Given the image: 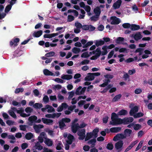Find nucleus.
I'll use <instances>...</instances> for the list:
<instances>
[{"label": "nucleus", "mask_w": 152, "mask_h": 152, "mask_svg": "<svg viewBox=\"0 0 152 152\" xmlns=\"http://www.w3.org/2000/svg\"><path fill=\"white\" fill-rule=\"evenodd\" d=\"M118 115L116 113H113L112 114L111 118L112 121L110 123V124L115 125L123 124V119L118 118Z\"/></svg>", "instance_id": "f257e3e1"}, {"label": "nucleus", "mask_w": 152, "mask_h": 152, "mask_svg": "<svg viewBox=\"0 0 152 152\" xmlns=\"http://www.w3.org/2000/svg\"><path fill=\"white\" fill-rule=\"evenodd\" d=\"M143 52V49L142 48H139L137 49L135 51V53H139L137 54V56L134 57V58H129L125 60V62L126 63H130L134 61V60H137L138 59V55L140 56L142 55Z\"/></svg>", "instance_id": "f03ea898"}, {"label": "nucleus", "mask_w": 152, "mask_h": 152, "mask_svg": "<svg viewBox=\"0 0 152 152\" xmlns=\"http://www.w3.org/2000/svg\"><path fill=\"white\" fill-rule=\"evenodd\" d=\"M129 107L131 108L129 112V114L131 116H133L134 115H135L136 113L139 110L138 107L137 106H134L133 104H131L129 106Z\"/></svg>", "instance_id": "7ed1b4c3"}, {"label": "nucleus", "mask_w": 152, "mask_h": 152, "mask_svg": "<svg viewBox=\"0 0 152 152\" xmlns=\"http://www.w3.org/2000/svg\"><path fill=\"white\" fill-rule=\"evenodd\" d=\"M93 52L92 55L94 54L95 55L91 57L90 59L91 60L96 59L101 55V52L99 48H97L96 50H94L92 52Z\"/></svg>", "instance_id": "20e7f679"}, {"label": "nucleus", "mask_w": 152, "mask_h": 152, "mask_svg": "<svg viewBox=\"0 0 152 152\" xmlns=\"http://www.w3.org/2000/svg\"><path fill=\"white\" fill-rule=\"evenodd\" d=\"M110 22L111 24H118L120 22V20L115 16H112L110 18Z\"/></svg>", "instance_id": "39448f33"}, {"label": "nucleus", "mask_w": 152, "mask_h": 152, "mask_svg": "<svg viewBox=\"0 0 152 152\" xmlns=\"http://www.w3.org/2000/svg\"><path fill=\"white\" fill-rule=\"evenodd\" d=\"M86 88L84 87L82 88L81 86L79 87L76 90L75 94L77 95H80L84 94L86 91Z\"/></svg>", "instance_id": "423d86ee"}, {"label": "nucleus", "mask_w": 152, "mask_h": 152, "mask_svg": "<svg viewBox=\"0 0 152 152\" xmlns=\"http://www.w3.org/2000/svg\"><path fill=\"white\" fill-rule=\"evenodd\" d=\"M123 142L122 141H120L115 144V147L116 150L118 151H120L122 150L123 148Z\"/></svg>", "instance_id": "0eeeda50"}, {"label": "nucleus", "mask_w": 152, "mask_h": 152, "mask_svg": "<svg viewBox=\"0 0 152 152\" xmlns=\"http://www.w3.org/2000/svg\"><path fill=\"white\" fill-rule=\"evenodd\" d=\"M37 119V117L35 115H33L29 117L28 118V121H29L28 125L30 126H32L33 124L35 123Z\"/></svg>", "instance_id": "6e6552de"}, {"label": "nucleus", "mask_w": 152, "mask_h": 152, "mask_svg": "<svg viewBox=\"0 0 152 152\" xmlns=\"http://www.w3.org/2000/svg\"><path fill=\"white\" fill-rule=\"evenodd\" d=\"M130 36L131 37H133L134 39L136 41L140 39L142 37L140 33L139 32H137L135 34L131 35Z\"/></svg>", "instance_id": "1a4fd4ad"}, {"label": "nucleus", "mask_w": 152, "mask_h": 152, "mask_svg": "<svg viewBox=\"0 0 152 152\" xmlns=\"http://www.w3.org/2000/svg\"><path fill=\"white\" fill-rule=\"evenodd\" d=\"M85 130L82 129L78 132V135L79 136V139L80 140H83L85 137Z\"/></svg>", "instance_id": "9d476101"}, {"label": "nucleus", "mask_w": 152, "mask_h": 152, "mask_svg": "<svg viewBox=\"0 0 152 152\" xmlns=\"http://www.w3.org/2000/svg\"><path fill=\"white\" fill-rule=\"evenodd\" d=\"M20 39L16 38L13 39L10 42V45L11 46L14 45V47H16L18 45L17 43L19 42Z\"/></svg>", "instance_id": "9b49d317"}, {"label": "nucleus", "mask_w": 152, "mask_h": 152, "mask_svg": "<svg viewBox=\"0 0 152 152\" xmlns=\"http://www.w3.org/2000/svg\"><path fill=\"white\" fill-rule=\"evenodd\" d=\"M78 121V119L77 118H76L72 121V122L71 128L72 132L74 133H76V129H75L77 127V126H76V125H77V124H78L76 123Z\"/></svg>", "instance_id": "f8f14e48"}, {"label": "nucleus", "mask_w": 152, "mask_h": 152, "mask_svg": "<svg viewBox=\"0 0 152 152\" xmlns=\"http://www.w3.org/2000/svg\"><path fill=\"white\" fill-rule=\"evenodd\" d=\"M133 120V118L131 117L124 118L123 119V124H128L132 122Z\"/></svg>", "instance_id": "ddd939ff"}, {"label": "nucleus", "mask_w": 152, "mask_h": 152, "mask_svg": "<svg viewBox=\"0 0 152 152\" xmlns=\"http://www.w3.org/2000/svg\"><path fill=\"white\" fill-rule=\"evenodd\" d=\"M125 138L124 135L122 134H118L115 136L113 139V140L116 141L118 140L122 139Z\"/></svg>", "instance_id": "4468645a"}, {"label": "nucleus", "mask_w": 152, "mask_h": 152, "mask_svg": "<svg viewBox=\"0 0 152 152\" xmlns=\"http://www.w3.org/2000/svg\"><path fill=\"white\" fill-rule=\"evenodd\" d=\"M43 127V126L41 124H34L33 126V128L37 133H39L40 131V129Z\"/></svg>", "instance_id": "2eb2a0df"}, {"label": "nucleus", "mask_w": 152, "mask_h": 152, "mask_svg": "<svg viewBox=\"0 0 152 152\" xmlns=\"http://www.w3.org/2000/svg\"><path fill=\"white\" fill-rule=\"evenodd\" d=\"M67 107L68 105L66 103H63L57 108V111L58 112H61L64 109L66 108Z\"/></svg>", "instance_id": "dca6fc26"}, {"label": "nucleus", "mask_w": 152, "mask_h": 152, "mask_svg": "<svg viewBox=\"0 0 152 152\" xmlns=\"http://www.w3.org/2000/svg\"><path fill=\"white\" fill-rule=\"evenodd\" d=\"M94 78V77L93 74L92 73H89L88 74L87 76L85 78V80L86 81H91L93 80Z\"/></svg>", "instance_id": "f3484780"}, {"label": "nucleus", "mask_w": 152, "mask_h": 152, "mask_svg": "<svg viewBox=\"0 0 152 152\" xmlns=\"http://www.w3.org/2000/svg\"><path fill=\"white\" fill-rule=\"evenodd\" d=\"M138 142L137 140L135 141L132 142L131 144L126 149L124 152L130 150Z\"/></svg>", "instance_id": "a211bd4d"}, {"label": "nucleus", "mask_w": 152, "mask_h": 152, "mask_svg": "<svg viewBox=\"0 0 152 152\" xmlns=\"http://www.w3.org/2000/svg\"><path fill=\"white\" fill-rule=\"evenodd\" d=\"M93 52H90L88 53V52H86L83 53L81 55V57L83 58H88L89 56L92 55Z\"/></svg>", "instance_id": "6ab92c4d"}, {"label": "nucleus", "mask_w": 152, "mask_h": 152, "mask_svg": "<svg viewBox=\"0 0 152 152\" xmlns=\"http://www.w3.org/2000/svg\"><path fill=\"white\" fill-rule=\"evenodd\" d=\"M42 33L43 31L41 30L37 31H35L33 34V36L35 37H39L42 35Z\"/></svg>", "instance_id": "aec40b11"}, {"label": "nucleus", "mask_w": 152, "mask_h": 152, "mask_svg": "<svg viewBox=\"0 0 152 152\" xmlns=\"http://www.w3.org/2000/svg\"><path fill=\"white\" fill-rule=\"evenodd\" d=\"M61 78L64 80H68L71 79L72 78V76L71 75L63 74L61 75Z\"/></svg>", "instance_id": "412c9836"}, {"label": "nucleus", "mask_w": 152, "mask_h": 152, "mask_svg": "<svg viewBox=\"0 0 152 152\" xmlns=\"http://www.w3.org/2000/svg\"><path fill=\"white\" fill-rule=\"evenodd\" d=\"M67 139L66 140V143L69 144H71L72 142V140L73 139V137L71 134H69L67 137Z\"/></svg>", "instance_id": "4be33fe9"}, {"label": "nucleus", "mask_w": 152, "mask_h": 152, "mask_svg": "<svg viewBox=\"0 0 152 152\" xmlns=\"http://www.w3.org/2000/svg\"><path fill=\"white\" fill-rule=\"evenodd\" d=\"M121 0H118L113 4V7L115 9L119 8L121 5Z\"/></svg>", "instance_id": "5701e85b"}, {"label": "nucleus", "mask_w": 152, "mask_h": 152, "mask_svg": "<svg viewBox=\"0 0 152 152\" xmlns=\"http://www.w3.org/2000/svg\"><path fill=\"white\" fill-rule=\"evenodd\" d=\"M132 133V130L130 129H126L124 131V135L125 137H126L130 136Z\"/></svg>", "instance_id": "b1692460"}, {"label": "nucleus", "mask_w": 152, "mask_h": 152, "mask_svg": "<svg viewBox=\"0 0 152 152\" xmlns=\"http://www.w3.org/2000/svg\"><path fill=\"white\" fill-rule=\"evenodd\" d=\"M87 124L86 123L83 122L80 125L79 124H77L76 126L77 127L75 129H76V132L80 128H84L87 126Z\"/></svg>", "instance_id": "393cba45"}, {"label": "nucleus", "mask_w": 152, "mask_h": 152, "mask_svg": "<svg viewBox=\"0 0 152 152\" xmlns=\"http://www.w3.org/2000/svg\"><path fill=\"white\" fill-rule=\"evenodd\" d=\"M94 137L93 134L91 132L87 133L86 134V137L85 138V140L87 141L89 140L90 139Z\"/></svg>", "instance_id": "a878e982"}, {"label": "nucleus", "mask_w": 152, "mask_h": 152, "mask_svg": "<svg viewBox=\"0 0 152 152\" xmlns=\"http://www.w3.org/2000/svg\"><path fill=\"white\" fill-rule=\"evenodd\" d=\"M25 137L27 140H29L34 137V135L31 133L28 132L26 134Z\"/></svg>", "instance_id": "bb28decb"}, {"label": "nucleus", "mask_w": 152, "mask_h": 152, "mask_svg": "<svg viewBox=\"0 0 152 152\" xmlns=\"http://www.w3.org/2000/svg\"><path fill=\"white\" fill-rule=\"evenodd\" d=\"M127 112L126 110H122L120 111L117 114L118 116L119 115H125L127 114Z\"/></svg>", "instance_id": "cd10ccee"}, {"label": "nucleus", "mask_w": 152, "mask_h": 152, "mask_svg": "<svg viewBox=\"0 0 152 152\" xmlns=\"http://www.w3.org/2000/svg\"><path fill=\"white\" fill-rule=\"evenodd\" d=\"M96 141V140L95 139H93L89 141L88 143V144L91 145V147H93L95 146V143Z\"/></svg>", "instance_id": "c85d7f7f"}, {"label": "nucleus", "mask_w": 152, "mask_h": 152, "mask_svg": "<svg viewBox=\"0 0 152 152\" xmlns=\"http://www.w3.org/2000/svg\"><path fill=\"white\" fill-rule=\"evenodd\" d=\"M121 130L120 127H113L110 128V130L112 132H117Z\"/></svg>", "instance_id": "c756f323"}, {"label": "nucleus", "mask_w": 152, "mask_h": 152, "mask_svg": "<svg viewBox=\"0 0 152 152\" xmlns=\"http://www.w3.org/2000/svg\"><path fill=\"white\" fill-rule=\"evenodd\" d=\"M34 147L36 149L38 150H41L43 148V146L40 145V142H37L35 143Z\"/></svg>", "instance_id": "7c9ffc66"}, {"label": "nucleus", "mask_w": 152, "mask_h": 152, "mask_svg": "<svg viewBox=\"0 0 152 152\" xmlns=\"http://www.w3.org/2000/svg\"><path fill=\"white\" fill-rule=\"evenodd\" d=\"M124 38L122 37H118L115 40V42L117 44L122 43L124 41Z\"/></svg>", "instance_id": "2f4dec72"}, {"label": "nucleus", "mask_w": 152, "mask_h": 152, "mask_svg": "<svg viewBox=\"0 0 152 152\" xmlns=\"http://www.w3.org/2000/svg\"><path fill=\"white\" fill-rule=\"evenodd\" d=\"M131 29L132 30H137L140 28V26L135 24H132L131 26Z\"/></svg>", "instance_id": "473e14b6"}, {"label": "nucleus", "mask_w": 152, "mask_h": 152, "mask_svg": "<svg viewBox=\"0 0 152 152\" xmlns=\"http://www.w3.org/2000/svg\"><path fill=\"white\" fill-rule=\"evenodd\" d=\"M102 49L103 50L102 52V55H105L108 52L107 51V49H108L107 46H103Z\"/></svg>", "instance_id": "72a5a7b5"}, {"label": "nucleus", "mask_w": 152, "mask_h": 152, "mask_svg": "<svg viewBox=\"0 0 152 152\" xmlns=\"http://www.w3.org/2000/svg\"><path fill=\"white\" fill-rule=\"evenodd\" d=\"M94 12L96 15L99 16L101 13L100 9L99 7H97L94 10Z\"/></svg>", "instance_id": "f704fd0d"}, {"label": "nucleus", "mask_w": 152, "mask_h": 152, "mask_svg": "<svg viewBox=\"0 0 152 152\" xmlns=\"http://www.w3.org/2000/svg\"><path fill=\"white\" fill-rule=\"evenodd\" d=\"M72 51L75 54H78L80 52L81 50L80 48L74 47L72 49Z\"/></svg>", "instance_id": "c9c22d12"}, {"label": "nucleus", "mask_w": 152, "mask_h": 152, "mask_svg": "<svg viewBox=\"0 0 152 152\" xmlns=\"http://www.w3.org/2000/svg\"><path fill=\"white\" fill-rule=\"evenodd\" d=\"M43 107V105L41 103H36L33 105V107L35 109H40Z\"/></svg>", "instance_id": "e433bc0d"}, {"label": "nucleus", "mask_w": 152, "mask_h": 152, "mask_svg": "<svg viewBox=\"0 0 152 152\" xmlns=\"http://www.w3.org/2000/svg\"><path fill=\"white\" fill-rule=\"evenodd\" d=\"M59 126L60 128L62 129L64 128L66 126V125L64 123V122L61 120L59 122Z\"/></svg>", "instance_id": "4c0bfd02"}, {"label": "nucleus", "mask_w": 152, "mask_h": 152, "mask_svg": "<svg viewBox=\"0 0 152 152\" xmlns=\"http://www.w3.org/2000/svg\"><path fill=\"white\" fill-rule=\"evenodd\" d=\"M99 131V129L97 128L93 130L92 132L91 133L93 134L94 137H97V134Z\"/></svg>", "instance_id": "58836bf2"}, {"label": "nucleus", "mask_w": 152, "mask_h": 152, "mask_svg": "<svg viewBox=\"0 0 152 152\" xmlns=\"http://www.w3.org/2000/svg\"><path fill=\"white\" fill-rule=\"evenodd\" d=\"M113 86L111 85H108L105 88H104L103 90L101 91V93H104L106 92L107 91L109 90L110 88L112 87Z\"/></svg>", "instance_id": "ea45409f"}, {"label": "nucleus", "mask_w": 152, "mask_h": 152, "mask_svg": "<svg viewBox=\"0 0 152 152\" xmlns=\"http://www.w3.org/2000/svg\"><path fill=\"white\" fill-rule=\"evenodd\" d=\"M8 113L13 118H17V116L15 114L13 111L10 110L8 111Z\"/></svg>", "instance_id": "a19ab883"}, {"label": "nucleus", "mask_w": 152, "mask_h": 152, "mask_svg": "<svg viewBox=\"0 0 152 152\" xmlns=\"http://www.w3.org/2000/svg\"><path fill=\"white\" fill-rule=\"evenodd\" d=\"M104 43V41L103 40H100L96 41L95 42V44L97 46L103 45Z\"/></svg>", "instance_id": "79ce46f5"}, {"label": "nucleus", "mask_w": 152, "mask_h": 152, "mask_svg": "<svg viewBox=\"0 0 152 152\" xmlns=\"http://www.w3.org/2000/svg\"><path fill=\"white\" fill-rule=\"evenodd\" d=\"M60 74V73L58 71H56L55 72V74H54L52 72L48 70V75H50L51 76H58Z\"/></svg>", "instance_id": "37998d69"}, {"label": "nucleus", "mask_w": 152, "mask_h": 152, "mask_svg": "<svg viewBox=\"0 0 152 152\" xmlns=\"http://www.w3.org/2000/svg\"><path fill=\"white\" fill-rule=\"evenodd\" d=\"M133 128L135 130H137L141 128V126L139 124H136L134 125Z\"/></svg>", "instance_id": "c03bdc74"}, {"label": "nucleus", "mask_w": 152, "mask_h": 152, "mask_svg": "<svg viewBox=\"0 0 152 152\" xmlns=\"http://www.w3.org/2000/svg\"><path fill=\"white\" fill-rule=\"evenodd\" d=\"M61 115V113H57L56 114H55L54 115H51V114H48V118H54L55 117H59Z\"/></svg>", "instance_id": "a18cd8bd"}, {"label": "nucleus", "mask_w": 152, "mask_h": 152, "mask_svg": "<svg viewBox=\"0 0 152 152\" xmlns=\"http://www.w3.org/2000/svg\"><path fill=\"white\" fill-rule=\"evenodd\" d=\"M21 51H19L18 50L14 52L13 54V56L14 57H18L20 56L22 54L20 53Z\"/></svg>", "instance_id": "49530a36"}, {"label": "nucleus", "mask_w": 152, "mask_h": 152, "mask_svg": "<svg viewBox=\"0 0 152 152\" xmlns=\"http://www.w3.org/2000/svg\"><path fill=\"white\" fill-rule=\"evenodd\" d=\"M93 41H90L88 42H87L86 44L84 45L83 47V48H86L88 47L91 46L92 45H93Z\"/></svg>", "instance_id": "de8ad7c7"}, {"label": "nucleus", "mask_w": 152, "mask_h": 152, "mask_svg": "<svg viewBox=\"0 0 152 152\" xmlns=\"http://www.w3.org/2000/svg\"><path fill=\"white\" fill-rule=\"evenodd\" d=\"M144 142L143 140H142L140 141L139 144H138L137 146L135 149V151H137L139 149L142 147L143 143Z\"/></svg>", "instance_id": "09e8293b"}, {"label": "nucleus", "mask_w": 152, "mask_h": 152, "mask_svg": "<svg viewBox=\"0 0 152 152\" xmlns=\"http://www.w3.org/2000/svg\"><path fill=\"white\" fill-rule=\"evenodd\" d=\"M124 55L122 54H120L118 55V57L119 58V62H122L125 60V58L124 57Z\"/></svg>", "instance_id": "8fccbe9b"}, {"label": "nucleus", "mask_w": 152, "mask_h": 152, "mask_svg": "<svg viewBox=\"0 0 152 152\" xmlns=\"http://www.w3.org/2000/svg\"><path fill=\"white\" fill-rule=\"evenodd\" d=\"M121 96V95L120 94L116 96L113 99V100L114 102H116L118 101L120 99Z\"/></svg>", "instance_id": "3c124183"}, {"label": "nucleus", "mask_w": 152, "mask_h": 152, "mask_svg": "<svg viewBox=\"0 0 152 152\" xmlns=\"http://www.w3.org/2000/svg\"><path fill=\"white\" fill-rule=\"evenodd\" d=\"M24 91L23 88H17L15 90V94H18L20 92H22Z\"/></svg>", "instance_id": "603ef678"}, {"label": "nucleus", "mask_w": 152, "mask_h": 152, "mask_svg": "<svg viewBox=\"0 0 152 152\" xmlns=\"http://www.w3.org/2000/svg\"><path fill=\"white\" fill-rule=\"evenodd\" d=\"M144 115L142 113H139L134 115L133 117L134 118H136L142 116Z\"/></svg>", "instance_id": "864d4df0"}, {"label": "nucleus", "mask_w": 152, "mask_h": 152, "mask_svg": "<svg viewBox=\"0 0 152 152\" xmlns=\"http://www.w3.org/2000/svg\"><path fill=\"white\" fill-rule=\"evenodd\" d=\"M110 81L109 80L107 79L106 80H105V82L102 84L100 85V86L101 87H105L106 86H107L108 83H110Z\"/></svg>", "instance_id": "5fc2aeb1"}, {"label": "nucleus", "mask_w": 152, "mask_h": 152, "mask_svg": "<svg viewBox=\"0 0 152 152\" xmlns=\"http://www.w3.org/2000/svg\"><path fill=\"white\" fill-rule=\"evenodd\" d=\"M113 148V145L111 143H108L107 146V148L109 150H112Z\"/></svg>", "instance_id": "6e6d98bb"}, {"label": "nucleus", "mask_w": 152, "mask_h": 152, "mask_svg": "<svg viewBox=\"0 0 152 152\" xmlns=\"http://www.w3.org/2000/svg\"><path fill=\"white\" fill-rule=\"evenodd\" d=\"M20 129L21 130L23 131H25L26 129V127L27 126L26 125H20Z\"/></svg>", "instance_id": "4d7b16f0"}, {"label": "nucleus", "mask_w": 152, "mask_h": 152, "mask_svg": "<svg viewBox=\"0 0 152 152\" xmlns=\"http://www.w3.org/2000/svg\"><path fill=\"white\" fill-rule=\"evenodd\" d=\"M142 91V89L140 88H137L134 90V93L136 94H140Z\"/></svg>", "instance_id": "13d9d810"}, {"label": "nucleus", "mask_w": 152, "mask_h": 152, "mask_svg": "<svg viewBox=\"0 0 152 152\" xmlns=\"http://www.w3.org/2000/svg\"><path fill=\"white\" fill-rule=\"evenodd\" d=\"M63 147V146L62 143L61 142H59L57 145L56 148L57 150H60L62 149Z\"/></svg>", "instance_id": "bf43d9fd"}, {"label": "nucleus", "mask_w": 152, "mask_h": 152, "mask_svg": "<svg viewBox=\"0 0 152 152\" xmlns=\"http://www.w3.org/2000/svg\"><path fill=\"white\" fill-rule=\"evenodd\" d=\"M74 20V17L72 15H69L67 17V21L71 22Z\"/></svg>", "instance_id": "052dcab7"}, {"label": "nucleus", "mask_w": 152, "mask_h": 152, "mask_svg": "<svg viewBox=\"0 0 152 152\" xmlns=\"http://www.w3.org/2000/svg\"><path fill=\"white\" fill-rule=\"evenodd\" d=\"M33 110L32 108L30 107H27L25 109V111L26 113H31L33 111Z\"/></svg>", "instance_id": "680f3d73"}, {"label": "nucleus", "mask_w": 152, "mask_h": 152, "mask_svg": "<svg viewBox=\"0 0 152 152\" xmlns=\"http://www.w3.org/2000/svg\"><path fill=\"white\" fill-rule=\"evenodd\" d=\"M12 8L11 5H8L6 7L5 9V12H8Z\"/></svg>", "instance_id": "e2e57ef3"}, {"label": "nucleus", "mask_w": 152, "mask_h": 152, "mask_svg": "<svg viewBox=\"0 0 152 152\" xmlns=\"http://www.w3.org/2000/svg\"><path fill=\"white\" fill-rule=\"evenodd\" d=\"M53 88L55 90H59L61 89L62 88V86L61 85H54Z\"/></svg>", "instance_id": "0e129e2a"}, {"label": "nucleus", "mask_w": 152, "mask_h": 152, "mask_svg": "<svg viewBox=\"0 0 152 152\" xmlns=\"http://www.w3.org/2000/svg\"><path fill=\"white\" fill-rule=\"evenodd\" d=\"M12 104L15 106H21V103H19L15 101H13L12 102Z\"/></svg>", "instance_id": "69168bd1"}, {"label": "nucleus", "mask_w": 152, "mask_h": 152, "mask_svg": "<svg viewBox=\"0 0 152 152\" xmlns=\"http://www.w3.org/2000/svg\"><path fill=\"white\" fill-rule=\"evenodd\" d=\"M22 149L24 150L28 147V145L26 143H24L22 144L21 145Z\"/></svg>", "instance_id": "338daca9"}, {"label": "nucleus", "mask_w": 152, "mask_h": 152, "mask_svg": "<svg viewBox=\"0 0 152 152\" xmlns=\"http://www.w3.org/2000/svg\"><path fill=\"white\" fill-rule=\"evenodd\" d=\"M123 27L125 28H128L131 27V25L129 23H124L122 25Z\"/></svg>", "instance_id": "774afa93"}]
</instances>
